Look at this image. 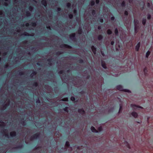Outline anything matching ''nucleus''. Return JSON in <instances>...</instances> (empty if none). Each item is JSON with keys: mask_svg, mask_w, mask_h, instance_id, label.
I'll return each mask as SVG.
<instances>
[{"mask_svg": "<svg viewBox=\"0 0 153 153\" xmlns=\"http://www.w3.org/2000/svg\"><path fill=\"white\" fill-rule=\"evenodd\" d=\"M116 88L117 90L120 91H122L127 92H130L129 90L124 89L123 86L120 85H119L117 86L116 87Z\"/></svg>", "mask_w": 153, "mask_h": 153, "instance_id": "1", "label": "nucleus"}, {"mask_svg": "<svg viewBox=\"0 0 153 153\" xmlns=\"http://www.w3.org/2000/svg\"><path fill=\"white\" fill-rule=\"evenodd\" d=\"M40 136L39 133H36L33 135L30 138V140L32 141L38 138Z\"/></svg>", "mask_w": 153, "mask_h": 153, "instance_id": "2", "label": "nucleus"}, {"mask_svg": "<svg viewBox=\"0 0 153 153\" xmlns=\"http://www.w3.org/2000/svg\"><path fill=\"white\" fill-rule=\"evenodd\" d=\"M76 34L75 33H73L69 36L70 39L73 41H76V39L75 37Z\"/></svg>", "mask_w": 153, "mask_h": 153, "instance_id": "3", "label": "nucleus"}, {"mask_svg": "<svg viewBox=\"0 0 153 153\" xmlns=\"http://www.w3.org/2000/svg\"><path fill=\"white\" fill-rule=\"evenodd\" d=\"M61 48H65L68 49H71V47L67 44H63L61 45L60 46Z\"/></svg>", "mask_w": 153, "mask_h": 153, "instance_id": "4", "label": "nucleus"}, {"mask_svg": "<svg viewBox=\"0 0 153 153\" xmlns=\"http://www.w3.org/2000/svg\"><path fill=\"white\" fill-rule=\"evenodd\" d=\"M140 46V42H139L135 46V49L136 51H139Z\"/></svg>", "mask_w": 153, "mask_h": 153, "instance_id": "5", "label": "nucleus"}, {"mask_svg": "<svg viewBox=\"0 0 153 153\" xmlns=\"http://www.w3.org/2000/svg\"><path fill=\"white\" fill-rule=\"evenodd\" d=\"M78 112L82 115H83L85 114V111L83 108L78 109Z\"/></svg>", "mask_w": 153, "mask_h": 153, "instance_id": "6", "label": "nucleus"}, {"mask_svg": "<svg viewBox=\"0 0 153 153\" xmlns=\"http://www.w3.org/2000/svg\"><path fill=\"white\" fill-rule=\"evenodd\" d=\"M91 50L94 54H95L96 53L97 48L94 46L93 45L91 47Z\"/></svg>", "mask_w": 153, "mask_h": 153, "instance_id": "7", "label": "nucleus"}, {"mask_svg": "<svg viewBox=\"0 0 153 153\" xmlns=\"http://www.w3.org/2000/svg\"><path fill=\"white\" fill-rule=\"evenodd\" d=\"M10 135L11 137H13L16 136V132L15 131L11 132L10 133Z\"/></svg>", "mask_w": 153, "mask_h": 153, "instance_id": "8", "label": "nucleus"}, {"mask_svg": "<svg viewBox=\"0 0 153 153\" xmlns=\"http://www.w3.org/2000/svg\"><path fill=\"white\" fill-rule=\"evenodd\" d=\"M91 129L93 132L98 133V131L94 128V127L92 126L91 128Z\"/></svg>", "mask_w": 153, "mask_h": 153, "instance_id": "9", "label": "nucleus"}, {"mask_svg": "<svg viewBox=\"0 0 153 153\" xmlns=\"http://www.w3.org/2000/svg\"><path fill=\"white\" fill-rule=\"evenodd\" d=\"M41 3L45 7H46L47 6V2L46 0H42Z\"/></svg>", "mask_w": 153, "mask_h": 153, "instance_id": "10", "label": "nucleus"}, {"mask_svg": "<svg viewBox=\"0 0 153 153\" xmlns=\"http://www.w3.org/2000/svg\"><path fill=\"white\" fill-rule=\"evenodd\" d=\"M131 114L135 118H137L138 116L137 113L135 111L132 112L131 113Z\"/></svg>", "mask_w": 153, "mask_h": 153, "instance_id": "11", "label": "nucleus"}, {"mask_svg": "<svg viewBox=\"0 0 153 153\" xmlns=\"http://www.w3.org/2000/svg\"><path fill=\"white\" fill-rule=\"evenodd\" d=\"M101 65L104 69H106L107 68V67L105 63L102 60L101 61Z\"/></svg>", "mask_w": 153, "mask_h": 153, "instance_id": "12", "label": "nucleus"}, {"mask_svg": "<svg viewBox=\"0 0 153 153\" xmlns=\"http://www.w3.org/2000/svg\"><path fill=\"white\" fill-rule=\"evenodd\" d=\"M53 60V59H48L47 60V61L49 62L48 63V65H52V63H51V62L52 61V60Z\"/></svg>", "mask_w": 153, "mask_h": 153, "instance_id": "13", "label": "nucleus"}, {"mask_svg": "<svg viewBox=\"0 0 153 153\" xmlns=\"http://www.w3.org/2000/svg\"><path fill=\"white\" fill-rule=\"evenodd\" d=\"M146 18H143L142 20V23L143 25H146Z\"/></svg>", "mask_w": 153, "mask_h": 153, "instance_id": "14", "label": "nucleus"}, {"mask_svg": "<svg viewBox=\"0 0 153 153\" xmlns=\"http://www.w3.org/2000/svg\"><path fill=\"white\" fill-rule=\"evenodd\" d=\"M139 27L138 26L135 25L134 27V32L135 33H137L138 31Z\"/></svg>", "mask_w": 153, "mask_h": 153, "instance_id": "15", "label": "nucleus"}, {"mask_svg": "<svg viewBox=\"0 0 153 153\" xmlns=\"http://www.w3.org/2000/svg\"><path fill=\"white\" fill-rule=\"evenodd\" d=\"M32 85L33 86L37 87L38 85V82H34L33 83H32Z\"/></svg>", "mask_w": 153, "mask_h": 153, "instance_id": "16", "label": "nucleus"}, {"mask_svg": "<svg viewBox=\"0 0 153 153\" xmlns=\"http://www.w3.org/2000/svg\"><path fill=\"white\" fill-rule=\"evenodd\" d=\"M103 36L102 35H100L98 36V39L99 40H101L103 39Z\"/></svg>", "mask_w": 153, "mask_h": 153, "instance_id": "17", "label": "nucleus"}, {"mask_svg": "<svg viewBox=\"0 0 153 153\" xmlns=\"http://www.w3.org/2000/svg\"><path fill=\"white\" fill-rule=\"evenodd\" d=\"M82 30L81 27H79L78 30V32L79 34H81L82 33Z\"/></svg>", "mask_w": 153, "mask_h": 153, "instance_id": "18", "label": "nucleus"}, {"mask_svg": "<svg viewBox=\"0 0 153 153\" xmlns=\"http://www.w3.org/2000/svg\"><path fill=\"white\" fill-rule=\"evenodd\" d=\"M122 108H123L122 105L121 104H120V108H119V113H121Z\"/></svg>", "mask_w": 153, "mask_h": 153, "instance_id": "19", "label": "nucleus"}, {"mask_svg": "<svg viewBox=\"0 0 153 153\" xmlns=\"http://www.w3.org/2000/svg\"><path fill=\"white\" fill-rule=\"evenodd\" d=\"M143 72L144 73V74L145 75L147 74V72H148L147 71V68L146 67H145L143 69Z\"/></svg>", "mask_w": 153, "mask_h": 153, "instance_id": "20", "label": "nucleus"}, {"mask_svg": "<svg viewBox=\"0 0 153 153\" xmlns=\"http://www.w3.org/2000/svg\"><path fill=\"white\" fill-rule=\"evenodd\" d=\"M112 33V31L110 29H108L107 30V33L108 35H111V34Z\"/></svg>", "mask_w": 153, "mask_h": 153, "instance_id": "21", "label": "nucleus"}, {"mask_svg": "<svg viewBox=\"0 0 153 153\" xmlns=\"http://www.w3.org/2000/svg\"><path fill=\"white\" fill-rule=\"evenodd\" d=\"M150 53H151L150 51H147V52H146V58H148L149 55H150Z\"/></svg>", "mask_w": 153, "mask_h": 153, "instance_id": "22", "label": "nucleus"}, {"mask_svg": "<svg viewBox=\"0 0 153 153\" xmlns=\"http://www.w3.org/2000/svg\"><path fill=\"white\" fill-rule=\"evenodd\" d=\"M131 107H133V106H135L137 108H142V107L140 106L139 105H135V104H131Z\"/></svg>", "mask_w": 153, "mask_h": 153, "instance_id": "23", "label": "nucleus"}, {"mask_svg": "<svg viewBox=\"0 0 153 153\" xmlns=\"http://www.w3.org/2000/svg\"><path fill=\"white\" fill-rule=\"evenodd\" d=\"M65 146L67 147V148H68L70 146V143L69 141H66L65 144Z\"/></svg>", "mask_w": 153, "mask_h": 153, "instance_id": "24", "label": "nucleus"}, {"mask_svg": "<svg viewBox=\"0 0 153 153\" xmlns=\"http://www.w3.org/2000/svg\"><path fill=\"white\" fill-rule=\"evenodd\" d=\"M25 14H26V16L27 17L30 16L31 15L29 11H27L25 12Z\"/></svg>", "mask_w": 153, "mask_h": 153, "instance_id": "25", "label": "nucleus"}, {"mask_svg": "<svg viewBox=\"0 0 153 153\" xmlns=\"http://www.w3.org/2000/svg\"><path fill=\"white\" fill-rule=\"evenodd\" d=\"M68 107H65L63 109V110L66 112L67 113H68L69 112V110L68 109Z\"/></svg>", "mask_w": 153, "mask_h": 153, "instance_id": "26", "label": "nucleus"}, {"mask_svg": "<svg viewBox=\"0 0 153 153\" xmlns=\"http://www.w3.org/2000/svg\"><path fill=\"white\" fill-rule=\"evenodd\" d=\"M114 33L117 36L118 35V31L117 29L116 28L115 29Z\"/></svg>", "mask_w": 153, "mask_h": 153, "instance_id": "27", "label": "nucleus"}, {"mask_svg": "<svg viewBox=\"0 0 153 153\" xmlns=\"http://www.w3.org/2000/svg\"><path fill=\"white\" fill-rule=\"evenodd\" d=\"M121 6L122 7H125L126 6V3L124 1H122L121 4Z\"/></svg>", "mask_w": 153, "mask_h": 153, "instance_id": "28", "label": "nucleus"}, {"mask_svg": "<svg viewBox=\"0 0 153 153\" xmlns=\"http://www.w3.org/2000/svg\"><path fill=\"white\" fill-rule=\"evenodd\" d=\"M95 4V2L94 1L92 0L91 1L90 4L91 6H93Z\"/></svg>", "mask_w": 153, "mask_h": 153, "instance_id": "29", "label": "nucleus"}, {"mask_svg": "<svg viewBox=\"0 0 153 153\" xmlns=\"http://www.w3.org/2000/svg\"><path fill=\"white\" fill-rule=\"evenodd\" d=\"M36 22H32L31 23V25L33 27H36Z\"/></svg>", "mask_w": 153, "mask_h": 153, "instance_id": "30", "label": "nucleus"}, {"mask_svg": "<svg viewBox=\"0 0 153 153\" xmlns=\"http://www.w3.org/2000/svg\"><path fill=\"white\" fill-rule=\"evenodd\" d=\"M78 62L79 63L82 64L83 63L84 61L82 59H80L78 60Z\"/></svg>", "mask_w": 153, "mask_h": 153, "instance_id": "31", "label": "nucleus"}, {"mask_svg": "<svg viewBox=\"0 0 153 153\" xmlns=\"http://www.w3.org/2000/svg\"><path fill=\"white\" fill-rule=\"evenodd\" d=\"M98 21L101 23H103V19L102 18H100L98 19Z\"/></svg>", "mask_w": 153, "mask_h": 153, "instance_id": "32", "label": "nucleus"}, {"mask_svg": "<svg viewBox=\"0 0 153 153\" xmlns=\"http://www.w3.org/2000/svg\"><path fill=\"white\" fill-rule=\"evenodd\" d=\"M86 93V90H82L81 91L79 92V94H83L85 93Z\"/></svg>", "mask_w": 153, "mask_h": 153, "instance_id": "33", "label": "nucleus"}, {"mask_svg": "<svg viewBox=\"0 0 153 153\" xmlns=\"http://www.w3.org/2000/svg\"><path fill=\"white\" fill-rule=\"evenodd\" d=\"M92 14L93 16H94L96 14V12L94 10H92Z\"/></svg>", "mask_w": 153, "mask_h": 153, "instance_id": "34", "label": "nucleus"}, {"mask_svg": "<svg viewBox=\"0 0 153 153\" xmlns=\"http://www.w3.org/2000/svg\"><path fill=\"white\" fill-rule=\"evenodd\" d=\"M62 53L60 51H58L56 53V55H61Z\"/></svg>", "mask_w": 153, "mask_h": 153, "instance_id": "35", "label": "nucleus"}, {"mask_svg": "<svg viewBox=\"0 0 153 153\" xmlns=\"http://www.w3.org/2000/svg\"><path fill=\"white\" fill-rule=\"evenodd\" d=\"M68 17L70 19H71L73 17V15L72 14H70L68 15Z\"/></svg>", "mask_w": 153, "mask_h": 153, "instance_id": "36", "label": "nucleus"}, {"mask_svg": "<svg viewBox=\"0 0 153 153\" xmlns=\"http://www.w3.org/2000/svg\"><path fill=\"white\" fill-rule=\"evenodd\" d=\"M71 4L70 3H67V4H66V6L68 8H71Z\"/></svg>", "mask_w": 153, "mask_h": 153, "instance_id": "37", "label": "nucleus"}, {"mask_svg": "<svg viewBox=\"0 0 153 153\" xmlns=\"http://www.w3.org/2000/svg\"><path fill=\"white\" fill-rule=\"evenodd\" d=\"M124 14L125 16H127L128 14V12L127 10H125L124 11Z\"/></svg>", "mask_w": 153, "mask_h": 153, "instance_id": "38", "label": "nucleus"}, {"mask_svg": "<svg viewBox=\"0 0 153 153\" xmlns=\"http://www.w3.org/2000/svg\"><path fill=\"white\" fill-rule=\"evenodd\" d=\"M147 18L149 20L151 18V15L149 13L148 14H147Z\"/></svg>", "mask_w": 153, "mask_h": 153, "instance_id": "39", "label": "nucleus"}, {"mask_svg": "<svg viewBox=\"0 0 153 153\" xmlns=\"http://www.w3.org/2000/svg\"><path fill=\"white\" fill-rule=\"evenodd\" d=\"M71 100L72 101H75V97L73 96H72L71 97Z\"/></svg>", "mask_w": 153, "mask_h": 153, "instance_id": "40", "label": "nucleus"}, {"mask_svg": "<svg viewBox=\"0 0 153 153\" xmlns=\"http://www.w3.org/2000/svg\"><path fill=\"white\" fill-rule=\"evenodd\" d=\"M36 102L37 103H40V101L39 98H38L36 100Z\"/></svg>", "mask_w": 153, "mask_h": 153, "instance_id": "41", "label": "nucleus"}, {"mask_svg": "<svg viewBox=\"0 0 153 153\" xmlns=\"http://www.w3.org/2000/svg\"><path fill=\"white\" fill-rule=\"evenodd\" d=\"M98 129L99 131H101L102 130V127L101 126H100L98 128Z\"/></svg>", "mask_w": 153, "mask_h": 153, "instance_id": "42", "label": "nucleus"}, {"mask_svg": "<svg viewBox=\"0 0 153 153\" xmlns=\"http://www.w3.org/2000/svg\"><path fill=\"white\" fill-rule=\"evenodd\" d=\"M18 74H19L20 75H22L24 74V73L22 71H19Z\"/></svg>", "mask_w": 153, "mask_h": 153, "instance_id": "43", "label": "nucleus"}, {"mask_svg": "<svg viewBox=\"0 0 153 153\" xmlns=\"http://www.w3.org/2000/svg\"><path fill=\"white\" fill-rule=\"evenodd\" d=\"M64 73V71L63 70H61L59 72V74H62Z\"/></svg>", "mask_w": 153, "mask_h": 153, "instance_id": "44", "label": "nucleus"}, {"mask_svg": "<svg viewBox=\"0 0 153 153\" xmlns=\"http://www.w3.org/2000/svg\"><path fill=\"white\" fill-rule=\"evenodd\" d=\"M36 71H32V74L34 75H35L36 74Z\"/></svg>", "mask_w": 153, "mask_h": 153, "instance_id": "45", "label": "nucleus"}, {"mask_svg": "<svg viewBox=\"0 0 153 153\" xmlns=\"http://www.w3.org/2000/svg\"><path fill=\"white\" fill-rule=\"evenodd\" d=\"M57 10L58 12H59L62 11V9L60 7H58L57 9Z\"/></svg>", "mask_w": 153, "mask_h": 153, "instance_id": "46", "label": "nucleus"}, {"mask_svg": "<svg viewBox=\"0 0 153 153\" xmlns=\"http://www.w3.org/2000/svg\"><path fill=\"white\" fill-rule=\"evenodd\" d=\"M101 55L103 56H105V54H104V52L103 51H101Z\"/></svg>", "mask_w": 153, "mask_h": 153, "instance_id": "47", "label": "nucleus"}, {"mask_svg": "<svg viewBox=\"0 0 153 153\" xmlns=\"http://www.w3.org/2000/svg\"><path fill=\"white\" fill-rule=\"evenodd\" d=\"M95 2H96V3L97 4H98L100 2V0H96Z\"/></svg>", "mask_w": 153, "mask_h": 153, "instance_id": "48", "label": "nucleus"}, {"mask_svg": "<svg viewBox=\"0 0 153 153\" xmlns=\"http://www.w3.org/2000/svg\"><path fill=\"white\" fill-rule=\"evenodd\" d=\"M41 146H38L35 148V149L39 150L41 149Z\"/></svg>", "mask_w": 153, "mask_h": 153, "instance_id": "49", "label": "nucleus"}, {"mask_svg": "<svg viewBox=\"0 0 153 153\" xmlns=\"http://www.w3.org/2000/svg\"><path fill=\"white\" fill-rule=\"evenodd\" d=\"M23 146L22 145H19L17 146V148H21Z\"/></svg>", "mask_w": 153, "mask_h": 153, "instance_id": "50", "label": "nucleus"}, {"mask_svg": "<svg viewBox=\"0 0 153 153\" xmlns=\"http://www.w3.org/2000/svg\"><path fill=\"white\" fill-rule=\"evenodd\" d=\"M77 13V11L75 9L74 11V13L75 14H76Z\"/></svg>", "mask_w": 153, "mask_h": 153, "instance_id": "51", "label": "nucleus"}, {"mask_svg": "<svg viewBox=\"0 0 153 153\" xmlns=\"http://www.w3.org/2000/svg\"><path fill=\"white\" fill-rule=\"evenodd\" d=\"M147 5V7H148L149 8L151 6V4L149 3H148Z\"/></svg>", "mask_w": 153, "mask_h": 153, "instance_id": "52", "label": "nucleus"}, {"mask_svg": "<svg viewBox=\"0 0 153 153\" xmlns=\"http://www.w3.org/2000/svg\"><path fill=\"white\" fill-rule=\"evenodd\" d=\"M21 123L23 125H25V121H22Z\"/></svg>", "mask_w": 153, "mask_h": 153, "instance_id": "53", "label": "nucleus"}, {"mask_svg": "<svg viewBox=\"0 0 153 153\" xmlns=\"http://www.w3.org/2000/svg\"><path fill=\"white\" fill-rule=\"evenodd\" d=\"M115 18L114 16H112L111 18V19L112 21H114V20Z\"/></svg>", "mask_w": 153, "mask_h": 153, "instance_id": "54", "label": "nucleus"}, {"mask_svg": "<svg viewBox=\"0 0 153 153\" xmlns=\"http://www.w3.org/2000/svg\"><path fill=\"white\" fill-rule=\"evenodd\" d=\"M4 135L5 137H7L8 138H9V136L8 134H5Z\"/></svg>", "mask_w": 153, "mask_h": 153, "instance_id": "55", "label": "nucleus"}, {"mask_svg": "<svg viewBox=\"0 0 153 153\" xmlns=\"http://www.w3.org/2000/svg\"><path fill=\"white\" fill-rule=\"evenodd\" d=\"M29 9L31 11L33 9V8L31 6H30L29 7Z\"/></svg>", "mask_w": 153, "mask_h": 153, "instance_id": "56", "label": "nucleus"}, {"mask_svg": "<svg viewBox=\"0 0 153 153\" xmlns=\"http://www.w3.org/2000/svg\"><path fill=\"white\" fill-rule=\"evenodd\" d=\"M0 127L1 128H2L4 127H5V125L4 124L1 125H0Z\"/></svg>", "mask_w": 153, "mask_h": 153, "instance_id": "57", "label": "nucleus"}, {"mask_svg": "<svg viewBox=\"0 0 153 153\" xmlns=\"http://www.w3.org/2000/svg\"><path fill=\"white\" fill-rule=\"evenodd\" d=\"M90 77H91V76L90 75H88L86 77V78L87 79H89L90 78Z\"/></svg>", "mask_w": 153, "mask_h": 153, "instance_id": "58", "label": "nucleus"}, {"mask_svg": "<svg viewBox=\"0 0 153 153\" xmlns=\"http://www.w3.org/2000/svg\"><path fill=\"white\" fill-rule=\"evenodd\" d=\"M101 26H99L98 27V29L99 30H100L101 29Z\"/></svg>", "mask_w": 153, "mask_h": 153, "instance_id": "59", "label": "nucleus"}, {"mask_svg": "<svg viewBox=\"0 0 153 153\" xmlns=\"http://www.w3.org/2000/svg\"><path fill=\"white\" fill-rule=\"evenodd\" d=\"M23 35H25V36H27V35H28V34L26 33V32H25L23 34Z\"/></svg>", "mask_w": 153, "mask_h": 153, "instance_id": "60", "label": "nucleus"}, {"mask_svg": "<svg viewBox=\"0 0 153 153\" xmlns=\"http://www.w3.org/2000/svg\"><path fill=\"white\" fill-rule=\"evenodd\" d=\"M111 45H114V41H112L111 42Z\"/></svg>", "mask_w": 153, "mask_h": 153, "instance_id": "61", "label": "nucleus"}, {"mask_svg": "<svg viewBox=\"0 0 153 153\" xmlns=\"http://www.w3.org/2000/svg\"><path fill=\"white\" fill-rule=\"evenodd\" d=\"M36 65L38 66H42L39 62H38L36 63Z\"/></svg>", "mask_w": 153, "mask_h": 153, "instance_id": "62", "label": "nucleus"}, {"mask_svg": "<svg viewBox=\"0 0 153 153\" xmlns=\"http://www.w3.org/2000/svg\"><path fill=\"white\" fill-rule=\"evenodd\" d=\"M6 107H7V105L6 104H5L3 106L4 109H6Z\"/></svg>", "mask_w": 153, "mask_h": 153, "instance_id": "63", "label": "nucleus"}, {"mask_svg": "<svg viewBox=\"0 0 153 153\" xmlns=\"http://www.w3.org/2000/svg\"><path fill=\"white\" fill-rule=\"evenodd\" d=\"M8 65H5L4 66V68H7L8 67Z\"/></svg>", "mask_w": 153, "mask_h": 153, "instance_id": "64", "label": "nucleus"}]
</instances>
